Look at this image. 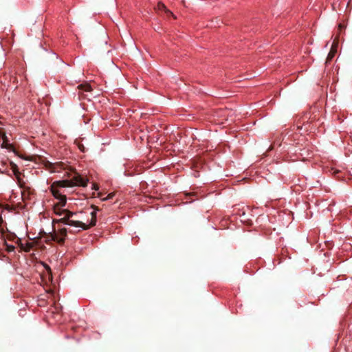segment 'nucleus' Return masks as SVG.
Returning a JSON list of instances; mask_svg holds the SVG:
<instances>
[{"label": "nucleus", "instance_id": "nucleus-13", "mask_svg": "<svg viewBox=\"0 0 352 352\" xmlns=\"http://www.w3.org/2000/svg\"><path fill=\"white\" fill-rule=\"evenodd\" d=\"M6 162H2L1 164V167H0V173H6L8 172V168L6 166Z\"/></svg>", "mask_w": 352, "mask_h": 352}, {"label": "nucleus", "instance_id": "nucleus-9", "mask_svg": "<svg viewBox=\"0 0 352 352\" xmlns=\"http://www.w3.org/2000/svg\"><path fill=\"white\" fill-rule=\"evenodd\" d=\"M91 221H90L89 224L87 225L89 226V228L96 226V210L91 212Z\"/></svg>", "mask_w": 352, "mask_h": 352}, {"label": "nucleus", "instance_id": "nucleus-12", "mask_svg": "<svg viewBox=\"0 0 352 352\" xmlns=\"http://www.w3.org/2000/svg\"><path fill=\"white\" fill-rule=\"evenodd\" d=\"M58 200V202L55 205L59 207H63L65 206L67 202V198L66 196H63V197L60 198Z\"/></svg>", "mask_w": 352, "mask_h": 352}, {"label": "nucleus", "instance_id": "nucleus-22", "mask_svg": "<svg viewBox=\"0 0 352 352\" xmlns=\"http://www.w3.org/2000/svg\"><path fill=\"white\" fill-rule=\"evenodd\" d=\"M92 208H94L96 210H98V208H97V207H95V206H92Z\"/></svg>", "mask_w": 352, "mask_h": 352}, {"label": "nucleus", "instance_id": "nucleus-8", "mask_svg": "<svg viewBox=\"0 0 352 352\" xmlns=\"http://www.w3.org/2000/svg\"><path fill=\"white\" fill-rule=\"evenodd\" d=\"M69 210L67 209H62L61 207L57 206L56 205L54 206V212L56 215H63L66 213V212H69Z\"/></svg>", "mask_w": 352, "mask_h": 352}, {"label": "nucleus", "instance_id": "nucleus-7", "mask_svg": "<svg viewBox=\"0 0 352 352\" xmlns=\"http://www.w3.org/2000/svg\"><path fill=\"white\" fill-rule=\"evenodd\" d=\"M56 186L54 185V184H52L51 185V187H50V190L53 195V196L57 199H59L60 198L63 197V196H65L64 195H62L58 190L56 189Z\"/></svg>", "mask_w": 352, "mask_h": 352}, {"label": "nucleus", "instance_id": "nucleus-4", "mask_svg": "<svg viewBox=\"0 0 352 352\" xmlns=\"http://www.w3.org/2000/svg\"><path fill=\"white\" fill-rule=\"evenodd\" d=\"M67 234V230L66 228H61L58 232H54V234H51L50 237L51 240L54 241H56L59 244H63L65 240V238Z\"/></svg>", "mask_w": 352, "mask_h": 352}, {"label": "nucleus", "instance_id": "nucleus-10", "mask_svg": "<svg viewBox=\"0 0 352 352\" xmlns=\"http://www.w3.org/2000/svg\"><path fill=\"white\" fill-rule=\"evenodd\" d=\"M336 52L337 50L334 49L333 47H331V50L329 52L328 56L327 57L326 63L330 62L335 56Z\"/></svg>", "mask_w": 352, "mask_h": 352}, {"label": "nucleus", "instance_id": "nucleus-5", "mask_svg": "<svg viewBox=\"0 0 352 352\" xmlns=\"http://www.w3.org/2000/svg\"><path fill=\"white\" fill-rule=\"evenodd\" d=\"M1 139L3 140V142L1 144V148H7L8 150H13V146L12 144L9 143V140L8 137L6 135L5 133L3 132V130L2 129V136L1 137Z\"/></svg>", "mask_w": 352, "mask_h": 352}, {"label": "nucleus", "instance_id": "nucleus-24", "mask_svg": "<svg viewBox=\"0 0 352 352\" xmlns=\"http://www.w3.org/2000/svg\"><path fill=\"white\" fill-rule=\"evenodd\" d=\"M94 188H95L96 190H98V188H96V184H94Z\"/></svg>", "mask_w": 352, "mask_h": 352}, {"label": "nucleus", "instance_id": "nucleus-23", "mask_svg": "<svg viewBox=\"0 0 352 352\" xmlns=\"http://www.w3.org/2000/svg\"><path fill=\"white\" fill-rule=\"evenodd\" d=\"M94 188H95L96 190H98V188H96V184H94Z\"/></svg>", "mask_w": 352, "mask_h": 352}, {"label": "nucleus", "instance_id": "nucleus-15", "mask_svg": "<svg viewBox=\"0 0 352 352\" xmlns=\"http://www.w3.org/2000/svg\"><path fill=\"white\" fill-rule=\"evenodd\" d=\"M157 9L159 10H163V11H165L166 8V7L165 6L164 4H163L162 3H158L157 4Z\"/></svg>", "mask_w": 352, "mask_h": 352}, {"label": "nucleus", "instance_id": "nucleus-20", "mask_svg": "<svg viewBox=\"0 0 352 352\" xmlns=\"http://www.w3.org/2000/svg\"><path fill=\"white\" fill-rule=\"evenodd\" d=\"M345 29V25H343V24H339L338 25V30L340 31V32L342 30H344Z\"/></svg>", "mask_w": 352, "mask_h": 352}, {"label": "nucleus", "instance_id": "nucleus-6", "mask_svg": "<svg viewBox=\"0 0 352 352\" xmlns=\"http://www.w3.org/2000/svg\"><path fill=\"white\" fill-rule=\"evenodd\" d=\"M10 164L13 174L16 177V179L18 180L19 185L21 186L22 185H21V178H20L21 173L19 171L17 166L15 164H14L13 162H10Z\"/></svg>", "mask_w": 352, "mask_h": 352}, {"label": "nucleus", "instance_id": "nucleus-16", "mask_svg": "<svg viewBox=\"0 0 352 352\" xmlns=\"http://www.w3.org/2000/svg\"><path fill=\"white\" fill-rule=\"evenodd\" d=\"M6 245V250L8 252H12L14 250L15 248L14 245H8L6 243H5Z\"/></svg>", "mask_w": 352, "mask_h": 352}, {"label": "nucleus", "instance_id": "nucleus-19", "mask_svg": "<svg viewBox=\"0 0 352 352\" xmlns=\"http://www.w3.org/2000/svg\"><path fill=\"white\" fill-rule=\"evenodd\" d=\"M338 45V41L335 39L332 43L331 47H333L334 49L337 50Z\"/></svg>", "mask_w": 352, "mask_h": 352}, {"label": "nucleus", "instance_id": "nucleus-14", "mask_svg": "<svg viewBox=\"0 0 352 352\" xmlns=\"http://www.w3.org/2000/svg\"><path fill=\"white\" fill-rule=\"evenodd\" d=\"M76 144H77V145H78V148H79L82 152H85V151H86V148H85V147L84 146V145H83L82 144H81V143H80V142H77L76 141Z\"/></svg>", "mask_w": 352, "mask_h": 352}, {"label": "nucleus", "instance_id": "nucleus-11", "mask_svg": "<svg viewBox=\"0 0 352 352\" xmlns=\"http://www.w3.org/2000/svg\"><path fill=\"white\" fill-rule=\"evenodd\" d=\"M79 89L83 90L85 91H91V87L89 84H80L78 86Z\"/></svg>", "mask_w": 352, "mask_h": 352}, {"label": "nucleus", "instance_id": "nucleus-3", "mask_svg": "<svg viewBox=\"0 0 352 352\" xmlns=\"http://www.w3.org/2000/svg\"><path fill=\"white\" fill-rule=\"evenodd\" d=\"M45 166L47 170L52 173H59L63 170H65L67 166L65 163L62 162L52 163L49 161H47L45 163Z\"/></svg>", "mask_w": 352, "mask_h": 352}, {"label": "nucleus", "instance_id": "nucleus-21", "mask_svg": "<svg viewBox=\"0 0 352 352\" xmlns=\"http://www.w3.org/2000/svg\"><path fill=\"white\" fill-rule=\"evenodd\" d=\"M113 197V193H110L107 195V197L105 198H103L102 200H107V199H111L112 197Z\"/></svg>", "mask_w": 352, "mask_h": 352}, {"label": "nucleus", "instance_id": "nucleus-18", "mask_svg": "<svg viewBox=\"0 0 352 352\" xmlns=\"http://www.w3.org/2000/svg\"><path fill=\"white\" fill-rule=\"evenodd\" d=\"M8 239L10 240V241H14V239H16L17 237L16 236L13 234V233H10L7 236Z\"/></svg>", "mask_w": 352, "mask_h": 352}, {"label": "nucleus", "instance_id": "nucleus-17", "mask_svg": "<svg viewBox=\"0 0 352 352\" xmlns=\"http://www.w3.org/2000/svg\"><path fill=\"white\" fill-rule=\"evenodd\" d=\"M164 12H165V13H166V16H167L168 17H169V16H173V17H174L175 19H176V16H175L173 14V13L171 11H170L169 10L166 9V10H165Z\"/></svg>", "mask_w": 352, "mask_h": 352}, {"label": "nucleus", "instance_id": "nucleus-1", "mask_svg": "<svg viewBox=\"0 0 352 352\" xmlns=\"http://www.w3.org/2000/svg\"><path fill=\"white\" fill-rule=\"evenodd\" d=\"M64 217L58 220H56V222H60L65 225H69L71 226L81 228L82 230H88L89 226L83 222L78 221L77 219H73V217L76 216L77 214L76 212H73L71 211L66 212L65 214H63Z\"/></svg>", "mask_w": 352, "mask_h": 352}, {"label": "nucleus", "instance_id": "nucleus-2", "mask_svg": "<svg viewBox=\"0 0 352 352\" xmlns=\"http://www.w3.org/2000/svg\"><path fill=\"white\" fill-rule=\"evenodd\" d=\"M88 180L85 179L80 175L76 174L71 180H61L54 182L53 184L56 186V187H69L73 186H86L87 185Z\"/></svg>", "mask_w": 352, "mask_h": 352}]
</instances>
